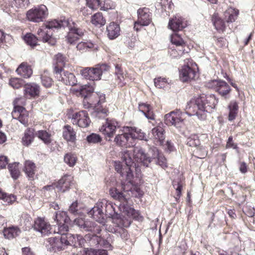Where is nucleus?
Returning a JSON list of instances; mask_svg holds the SVG:
<instances>
[{
  "mask_svg": "<svg viewBox=\"0 0 255 255\" xmlns=\"http://www.w3.org/2000/svg\"><path fill=\"white\" fill-rule=\"evenodd\" d=\"M122 186L123 191L120 192L117 188H114L110 190V194L113 198L121 202L117 206L120 211L124 214V215H123V218L121 220L122 224L125 227H128L131 224V219L141 222L143 220V217L138 211L128 205V201L131 196L130 194H132L131 188H127L126 186L123 183Z\"/></svg>",
  "mask_w": 255,
  "mask_h": 255,
  "instance_id": "f257e3e1",
  "label": "nucleus"
},
{
  "mask_svg": "<svg viewBox=\"0 0 255 255\" xmlns=\"http://www.w3.org/2000/svg\"><path fill=\"white\" fill-rule=\"evenodd\" d=\"M218 101L214 95L204 94L191 99L185 108L186 114L189 116H196L200 120H204L207 113L214 109Z\"/></svg>",
  "mask_w": 255,
  "mask_h": 255,
  "instance_id": "f03ea898",
  "label": "nucleus"
},
{
  "mask_svg": "<svg viewBox=\"0 0 255 255\" xmlns=\"http://www.w3.org/2000/svg\"><path fill=\"white\" fill-rule=\"evenodd\" d=\"M149 153L152 154L151 157L147 156L141 147H135L133 151L134 159L136 162L145 167H147L152 161H154L162 168L167 167L166 159L158 149L156 147L151 148Z\"/></svg>",
  "mask_w": 255,
  "mask_h": 255,
  "instance_id": "7ed1b4c3",
  "label": "nucleus"
},
{
  "mask_svg": "<svg viewBox=\"0 0 255 255\" xmlns=\"http://www.w3.org/2000/svg\"><path fill=\"white\" fill-rule=\"evenodd\" d=\"M124 132L118 134L114 138L116 144L122 147H130L133 145L134 139L147 140L146 134L141 129L135 127H125Z\"/></svg>",
  "mask_w": 255,
  "mask_h": 255,
  "instance_id": "20e7f679",
  "label": "nucleus"
},
{
  "mask_svg": "<svg viewBox=\"0 0 255 255\" xmlns=\"http://www.w3.org/2000/svg\"><path fill=\"white\" fill-rule=\"evenodd\" d=\"M61 241L57 240L55 248L53 250L54 251H61L65 249L68 246H73L74 247L72 252L73 255L74 253L76 254L78 253V249L82 248L86 242V239L80 235H72L69 234L67 235H63L61 237Z\"/></svg>",
  "mask_w": 255,
  "mask_h": 255,
  "instance_id": "39448f33",
  "label": "nucleus"
},
{
  "mask_svg": "<svg viewBox=\"0 0 255 255\" xmlns=\"http://www.w3.org/2000/svg\"><path fill=\"white\" fill-rule=\"evenodd\" d=\"M122 163L115 162V170L120 173L122 177H125L128 183L130 184L133 176L131 169L132 167L133 168V162L128 151H124L122 153Z\"/></svg>",
  "mask_w": 255,
  "mask_h": 255,
  "instance_id": "423d86ee",
  "label": "nucleus"
},
{
  "mask_svg": "<svg viewBox=\"0 0 255 255\" xmlns=\"http://www.w3.org/2000/svg\"><path fill=\"white\" fill-rule=\"evenodd\" d=\"M23 97L16 98L13 101L14 108L11 112V116L14 119L18 120L21 124L27 126L28 122V113L23 107L25 105L26 99Z\"/></svg>",
  "mask_w": 255,
  "mask_h": 255,
  "instance_id": "0eeeda50",
  "label": "nucleus"
},
{
  "mask_svg": "<svg viewBox=\"0 0 255 255\" xmlns=\"http://www.w3.org/2000/svg\"><path fill=\"white\" fill-rule=\"evenodd\" d=\"M48 15V9L43 4L31 8L26 12L27 19L33 22L43 21L47 17Z\"/></svg>",
  "mask_w": 255,
  "mask_h": 255,
  "instance_id": "6e6552de",
  "label": "nucleus"
},
{
  "mask_svg": "<svg viewBox=\"0 0 255 255\" xmlns=\"http://www.w3.org/2000/svg\"><path fill=\"white\" fill-rule=\"evenodd\" d=\"M68 22L67 26L69 28V32L65 36V40L70 44H75L76 42L85 34L86 31L84 29L77 27L74 22Z\"/></svg>",
  "mask_w": 255,
  "mask_h": 255,
  "instance_id": "1a4fd4ad",
  "label": "nucleus"
},
{
  "mask_svg": "<svg viewBox=\"0 0 255 255\" xmlns=\"http://www.w3.org/2000/svg\"><path fill=\"white\" fill-rule=\"evenodd\" d=\"M74 223L82 231L93 232L94 234H99L101 227L95 223L83 218H78L74 220Z\"/></svg>",
  "mask_w": 255,
  "mask_h": 255,
  "instance_id": "9d476101",
  "label": "nucleus"
},
{
  "mask_svg": "<svg viewBox=\"0 0 255 255\" xmlns=\"http://www.w3.org/2000/svg\"><path fill=\"white\" fill-rule=\"evenodd\" d=\"M184 119L185 113L178 110L172 111L164 116L165 123L166 125L174 126L177 128L182 127Z\"/></svg>",
  "mask_w": 255,
  "mask_h": 255,
  "instance_id": "9b49d317",
  "label": "nucleus"
},
{
  "mask_svg": "<svg viewBox=\"0 0 255 255\" xmlns=\"http://www.w3.org/2000/svg\"><path fill=\"white\" fill-rule=\"evenodd\" d=\"M69 230V226L68 223H61L60 225H58L57 231L54 230V233H57V236L54 237H50L47 239L48 244L46 245L47 248L50 250L53 251L56 247L55 243H57V240L61 241V238L63 235H67V232Z\"/></svg>",
  "mask_w": 255,
  "mask_h": 255,
  "instance_id": "f8f14e48",
  "label": "nucleus"
},
{
  "mask_svg": "<svg viewBox=\"0 0 255 255\" xmlns=\"http://www.w3.org/2000/svg\"><path fill=\"white\" fill-rule=\"evenodd\" d=\"M198 65H184L179 71V78L183 82L194 79L198 71Z\"/></svg>",
  "mask_w": 255,
  "mask_h": 255,
  "instance_id": "ddd939ff",
  "label": "nucleus"
},
{
  "mask_svg": "<svg viewBox=\"0 0 255 255\" xmlns=\"http://www.w3.org/2000/svg\"><path fill=\"white\" fill-rule=\"evenodd\" d=\"M138 19L134 22V28L138 31L139 30L138 26L148 25L151 22V14L148 8L144 7L137 10Z\"/></svg>",
  "mask_w": 255,
  "mask_h": 255,
  "instance_id": "4468645a",
  "label": "nucleus"
},
{
  "mask_svg": "<svg viewBox=\"0 0 255 255\" xmlns=\"http://www.w3.org/2000/svg\"><path fill=\"white\" fill-rule=\"evenodd\" d=\"M206 86L209 88L214 89L222 96L229 94L231 90L229 85L221 80H211L206 84Z\"/></svg>",
  "mask_w": 255,
  "mask_h": 255,
  "instance_id": "2eb2a0df",
  "label": "nucleus"
},
{
  "mask_svg": "<svg viewBox=\"0 0 255 255\" xmlns=\"http://www.w3.org/2000/svg\"><path fill=\"white\" fill-rule=\"evenodd\" d=\"M72 123L81 128L88 127L91 123L88 114L86 111H81L72 115Z\"/></svg>",
  "mask_w": 255,
  "mask_h": 255,
  "instance_id": "dca6fc26",
  "label": "nucleus"
},
{
  "mask_svg": "<svg viewBox=\"0 0 255 255\" xmlns=\"http://www.w3.org/2000/svg\"><path fill=\"white\" fill-rule=\"evenodd\" d=\"M117 127L118 123L115 120L107 119L99 128V130L106 136L111 138L115 133Z\"/></svg>",
  "mask_w": 255,
  "mask_h": 255,
  "instance_id": "f3484780",
  "label": "nucleus"
},
{
  "mask_svg": "<svg viewBox=\"0 0 255 255\" xmlns=\"http://www.w3.org/2000/svg\"><path fill=\"white\" fill-rule=\"evenodd\" d=\"M54 72L57 75H60L61 80L66 85L70 86L75 85L77 81L74 75L68 71H65L62 67L59 65H56L54 68Z\"/></svg>",
  "mask_w": 255,
  "mask_h": 255,
  "instance_id": "a211bd4d",
  "label": "nucleus"
},
{
  "mask_svg": "<svg viewBox=\"0 0 255 255\" xmlns=\"http://www.w3.org/2000/svg\"><path fill=\"white\" fill-rule=\"evenodd\" d=\"M37 34L38 38L44 42H47L51 45H54L56 43V39L52 36L51 31L44 24L38 28Z\"/></svg>",
  "mask_w": 255,
  "mask_h": 255,
  "instance_id": "6ab92c4d",
  "label": "nucleus"
},
{
  "mask_svg": "<svg viewBox=\"0 0 255 255\" xmlns=\"http://www.w3.org/2000/svg\"><path fill=\"white\" fill-rule=\"evenodd\" d=\"M101 201H98L95 206L88 213L89 216L100 223H105V214Z\"/></svg>",
  "mask_w": 255,
  "mask_h": 255,
  "instance_id": "aec40b11",
  "label": "nucleus"
},
{
  "mask_svg": "<svg viewBox=\"0 0 255 255\" xmlns=\"http://www.w3.org/2000/svg\"><path fill=\"white\" fill-rule=\"evenodd\" d=\"M33 229L43 235H48L52 233L50 225L42 218H38L35 220Z\"/></svg>",
  "mask_w": 255,
  "mask_h": 255,
  "instance_id": "412c9836",
  "label": "nucleus"
},
{
  "mask_svg": "<svg viewBox=\"0 0 255 255\" xmlns=\"http://www.w3.org/2000/svg\"><path fill=\"white\" fill-rule=\"evenodd\" d=\"M40 93V87L34 83L24 84L23 95L27 99H31L38 96Z\"/></svg>",
  "mask_w": 255,
  "mask_h": 255,
  "instance_id": "4be33fe9",
  "label": "nucleus"
},
{
  "mask_svg": "<svg viewBox=\"0 0 255 255\" xmlns=\"http://www.w3.org/2000/svg\"><path fill=\"white\" fill-rule=\"evenodd\" d=\"M102 71L101 68L87 67L81 71L82 75L90 80H98L100 79Z\"/></svg>",
  "mask_w": 255,
  "mask_h": 255,
  "instance_id": "5701e85b",
  "label": "nucleus"
},
{
  "mask_svg": "<svg viewBox=\"0 0 255 255\" xmlns=\"http://www.w3.org/2000/svg\"><path fill=\"white\" fill-rule=\"evenodd\" d=\"M73 177L70 175H65L55 184L58 191L64 192L74 184Z\"/></svg>",
  "mask_w": 255,
  "mask_h": 255,
  "instance_id": "b1692460",
  "label": "nucleus"
},
{
  "mask_svg": "<svg viewBox=\"0 0 255 255\" xmlns=\"http://www.w3.org/2000/svg\"><path fill=\"white\" fill-rule=\"evenodd\" d=\"M103 210H105V217L107 216L109 218L119 219L120 215L115 211L114 205L111 202L106 199H103L101 201ZM116 206V204H115Z\"/></svg>",
  "mask_w": 255,
  "mask_h": 255,
  "instance_id": "393cba45",
  "label": "nucleus"
},
{
  "mask_svg": "<svg viewBox=\"0 0 255 255\" xmlns=\"http://www.w3.org/2000/svg\"><path fill=\"white\" fill-rule=\"evenodd\" d=\"M186 26V21L178 16H175L170 20L168 23V27L174 31L181 30Z\"/></svg>",
  "mask_w": 255,
  "mask_h": 255,
  "instance_id": "a878e982",
  "label": "nucleus"
},
{
  "mask_svg": "<svg viewBox=\"0 0 255 255\" xmlns=\"http://www.w3.org/2000/svg\"><path fill=\"white\" fill-rule=\"evenodd\" d=\"M165 131L163 128L158 126L153 128L151 131V137L156 142V144L162 145L165 139Z\"/></svg>",
  "mask_w": 255,
  "mask_h": 255,
  "instance_id": "bb28decb",
  "label": "nucleus"
},
{
  "mask_svg": "<svg viewBox=\"0 0 255 255\" xmlns=\"http://www.w3.org/2000/svg\"><path fill=\"white\" fill-rule=\"evenodd\" d=\"M78 253H74L73 255H108L107 251L105 250H96L90 249H78Z\"/></svg>",
  "mask_w": 255,
  "mask_h": 255,
  "instance_id": "cd10ccee",
  "label": "nucleus"
},
{
  "mask_svg": "<svg viewBox=\"0 0 255 255\" xmlns=\"http://www.w3.org/2000/svg\"><path fill=\"white\" fill-rule=\"evenodd\" d=\"M120 27L115 22L110 23L107 27V32L108 37L110 39H114L120 34Z\"/></svg>",
  "mask_w": 255,
  "mask_h": 255,
  "instance_id": "c85d7f7f",
  "label": "nucleus"
},
{
  "mask_svg": "<svg viewBox=\"0 0 255 255\" xmlns=\"http://www.w3.org/2000/svg\"><path fill=\"white\" fill-rule=\"evenodd\" d=\"M87 239H89L91 244L100 245L106 249H111V244L106 240H104L100 237L96 235L88 234L85 236Z\"/></svg>",
  "mask_w": 255,
  "mask_h": 255,
  "instance_id": "c756f323",
  "label": "nucleus"
},
{
  "mask_svg": "<svg viewBox=\"0 0 255 255\" xmlns=\"http://www.w3.org/2000/svg\"><path fill=\"white\" fill-rule=\"evenodd\" d=\"M63 137L67 141L74 142L76 140V132L69 125H65L63 128Z\"/></svg>",
  "mask_w": 255,
  "mask_h": 255,
  "instance_id": "7c9ffc66",
  "label": "nucleus"
},
{
  "mask_svg": "<svg viewBox=\"0 0 255 255\" xmlns=\"http://www.w3.org/2000/svg\"><path fill=\"white\" fill-rule=\"evenodd\" d=\"M139 110L141 112L146 118L149 120H154L155 115L153 113L152 107L147 103H139Z\"/></svg>",
  "mask_w": 255,
  "mask_h": 255,
  "instance_id": "2f4dec72",
  "label": "nucleus"
},
{
  "mask_svg": "<svg viewBox=\"0 0 255 255\" xmlns=\"http://www.w3.org/2000/svg\"><path fill=\"white\" fill-rule=\"evenodd\" d=\"M36 165L30 160H26L24 163L23 171L30 179H33L36 171Z\"/></svg>",
  "mask_w": 255,
  "mask_h": 255,
  "instance_id": "473e14b6",
  "label": "nucleus"
},
{
  "mask_svg": "<svg viewBox=\"0 0 255 255\" xmlns=\"http://www.w3.org/2000/svg\"><path fill=\"white\" fill-rule=\"evenodd\" d=\"M70 20H57L54 19L51 21H47L44 23V25L47 27V28L51 31V29L53 28L58 29L62 27H64L65 25H67L68 22Z\"/></svg>",
  "mask_w": 255,
  "mask_h": 255,
  "instance_id": "72a5a7b5",
  "label": "nucleus"
},
{
  "mask_svg": "<svg viewBox=\"0 0 255 255\" xmlns=\"http://www.w3.org/2000/svg\"><path fill=\"white\" fill-rule=\"evenodd\" d=\"M229 110L228 120L231 122L234 121L237 117L239 111L238 103L235 101H231L228 106Z\"/></svg>",
  "mask_w": 255,
  "mask_h": 255,
  "instance_id": "f704fd0d",
  "label": "nucleus"
},
{
  "mask_svg": "<svg viewBox=\"0 0 255 255\" xmlns=\"http://www.w3.org/2000/svg\"><path fill=\"white\" fill-rule=\"evenodd\" d=\"M17 74L24 78H29L32 74L33 71L29 65H19L16 69Z\"/></svg>",
  "mask_w": 255,
  "mask_h": 255,
  "instance_id": "c9c22d12",
  "label": "nucleus"
},
{
  "mask_svg": "<svg viewBox=\"0 0 255 255\" xmlns=\"http://www.w3.org/2000/svg\"><path fill=\"white\" fill-rule=\"evenodd\" d=\"M34 138V129L33 128H27L22 138V142L24 145L28 146L33 141Z\"/></svg>",
  "mask_w": 255,
  "mask_h": 255,
  "instance_id": "e433bc0d",
  "label": "nucleus"
},
{
  "mask_svg": "<svg viewBox=\"0 0 255 255\" xmlns=\"http://www.w3.org/2000/svg\"><path fill=\"white\" fill-rule=\"evenodd\" d=\"M35 135L46 145L50 144L52 141L51 134L46 130H38L35 133Z\"/></svg>",
  "mask_w": 255,
  "mask_h": 255,
  "instance_id": "4c0bfd02",
  "label": "nucleus"
},
{
  "mask_svg": "<svg viewBox=\"0 0 255 255\" xmlns=\"http://www.w3.org/2000/svg\"><path fill=\"white\" fill-rule=\"evenodd\" d=\"M20 230L15 227H11L4 229L3 234L4 237L8 239H13L19 235Z\"/></svg>",
  "mask_w": 255,
  "mask_h": 255,
  "instance_id": "58836bf2",
  "label": "nucleus"
},
{
  "mask_svg": "<svg viewBox=\"0 0 255 255\" xmlns=\"http://www.w3.org/2000/svg\"><path fill=\"white\" fill-rule=\"evenodd\" d=\"M106 19L101 12H97L91 16V22L97 27H100L106 23Z\"/></svg>",
  "mask_w": 255,
  "mask_h": 255,
  "instance_id": "ea45409f",
  "label": "nucleus"
},
{
  "mask_svg": "<svg viewBox=\"0 0 255 255\" xmlns=\"http://www.w3.org/2000/svg\"><path fill=\"white\" fill-rule=\"evenodd\" d=\"M238 14V10L230 7L225 11L224 15L227 22H232L237 19Z\"/></svg>",
  "mask_w": 255,
  "mask_h": 255,
  "instance_id": "a19ab883",
  "label": "nucleus"
},
{
  "mask_svg": "<svg viewBox=\"0 0 255 255\" xmlns=\"http://www.w3.org/2000/svg\"><path fill=\"white\" fill-rule=\"evenodd\" d=\"M91 104L96 106L105 102V95L101 92H96L91 96Z\"/></svg>",
  "mask_w": 255,
  "mask_h": 255,
  "instance_id": "79ce46f5",
  "label": "nucleus"
},
{
  "mask_svg": "<svg viewBox=\"0 0 255 255\" xmlns=\"http://www.w3.org/2000/svg\"><path fill=\"white\" fill-rule=\"evenodd\" d=\"M96 45L89 41H81L76 46L78 50L81 52H85L88 49H97Z\"/></svg>",
  "mask_w": 255,
  "mask_h": 255,
  "instance_id": "37998d69",
  "label": "nucleus"
},
{
  "mask_svg": "<svg viewBox=\"0 0 255 255\" xmlns=\"http://www.w3.org/2000/svg\"><path fill=\"white\" fill-rule=\"evenodd\" d=\"M53 219L56 221L57 225H60L63 223H68L69 221V218L68 217L66 212L63 211L56 212Z\"/></svg>",
  "mask_w": 255,
  "mask_h": 255,
  "instance_id": "c03bdc74",
  "label": "nucleus"
},
{
  "mask_svg": "<svg viewBox=\"0 0 255 255\" xmlns=\"http://www.w3.org/2000/svg\"><path fill=\"white\" fill-rule=\"evenodd\" d=\"M212 21L215 28L218 31H223L225 29V24L224 21L217 14H214L212 16Z\"/></svg>",
  "mask_w": 255,
  "mask_h": 255,
  "instance_id": "a18cd8bd",
  "label": "nucleus"
},
{
  "mask_svg": "<svg viewBox=\"0 0 255 255\" xmlns=\"http://www.w3.org/2000/svg\"><path fill=\"white\" fill-rule=\"evenodd\" d=\"M171 41L172 44L176 45V47L183 48L185 46V43L183 39L177 33H174L171 36Z\"/></svg>",
  "mask_w": 255,
  "mask_h": 255,
  "instance_id": "49530a36",
  "label": "nucleus"
},
{
  "mask_svg": "<svg viewBox=\"0 0 255 255\" xmlns=\"http://www.w3.org/2000/svg\"><path fill=\"white\" fill-rule=\"evenodd\" d=\"M18 165L19 163L14 162L9 164L8 166L12 178L15 180L17 179L20 175Z\"/></svg>",
  "mask_w": 255,
  "mask_h": 255,
  "instance_id": "de8ad7c7",
  "label": "nucleus"
},
{
  "mask_svg": "<svg viewBox=\"0 0 255 255\" xmlns=\"http://www.w3.org/2000/svg\"><path fill=\"white\" fill-rule=\"evenodd\" d=\"M23 39L28 45L33 47L37 44L38 39L35 35L28 33L24 36Z\"/></svg>",
  "mask_w": 255,
  "mask_h": 255,
  "instance_id": "09e8293b",
  "label": "nucleus"
},
{
  "mask_svg": "<svg viewBox=\"0 0 255 255\" xmlns=\"http://www.w3.org/2000/svg\"><path fill=\"white\" fill-rule=\"evenodd\" d=\"M77 160V157L74 154L67 153L64 158V162L69 166L73 167L75 165Z\"/></svg>",
  "mask_w": 255,
  "mask_h": 255,
  "instance_id": "8fccbe9b",
  "label": "nucleus"
},
{
  "mask_svg": "<svg viewBox=\"0 0 255 255\" xmlns=\"http://www.w3.org/2000/svg\"><path fill=\"white\" fill-rule=\"evenodd\" d=\"M9 84L14 89H19L24 85V81L20 78H12L9 80Z\"/></svg>",
  "mask_w": 255,
  "mask_h": 255,
  "instance_id": "3c124183",
  "label": "nucleus"
},
{
  "mask_svg": "<svg viewBox=\"0 0 255 255\" xmlns=\"http://www.w3.org/2000/svg\"><path fill=\"white\" fill-rule=\"evenodd\" d=\"M109 111L108 109L103 108H98L93 113V115L96 117L101 119L104 118L108 115Z\"/></svg>",
  "mask_w": 255,
  "mask_h": 255,
  "instance_id": "603ef678",
  "label": "nucleus"
},
{
  "mask_svg": "<svg viewBox=\"0 0 255 255\" xmlns=\"http://www.w3.org/2000/svg\"><path fill=\"white\" fill-rule=\"evenodd\" d=\"M184 49L183 48L176 47L171 49L169 51L170 56L172 58H178L184 52Z\"/></svg>",
  "mask_w": 255,
  "mask_h": 255,
  "instance_id": "864d4df0",
  "label": "nucleus"
},
{
  "mask_svg": "<svg viewBox=\"0 0 255 255\" xmlns=\"http://www.w3.org/2000/svg\"><path fill=\"white\" fill-rule=\"evenodd\" d=\"M41 78L42 84L44 87L49 88L52 85L53 81L52 78L46 74L42 75Z\"/></svg>",
  "mask_w": 255,
  "mask_h": 255,
  "instance_id": "5fc2aeb1",
  "label": "nucleus"
},
{
  "mask_svg": "<svg viewBox=\"0 0 255 255\" xmlns=\"http://www.w3.org/2000/svg\"><path fill=\"white\" fill-rule=\"evenodd\" d=\"M100 5V0H87V6L92 10L98 9Z\"/></svg>",
  "mask_w": 255,
  "mask_h": 255,
  "instance_id": "6e6d98bb",
  "label": "nucleus"
},
{
  "mask_svg": "<svg viewBox=\"0 0 255 255\" xmlns=\"http://www.w3.org/2000/svg\"><path fill=\"white\" fill-rule=\"evenodd\" d=\"M200 144V140L196 135H192L187 138V144L189 146L196 147Z\"/></svg>",
  "mask_w": 255,
  "mask_h": 255,
  "instance_id": "4d7b16f0",
  "label": "nucleus"
},
{
  "mask_svg": "<svg viewBox=\"0 0 255 255\" xmlns=\"http://www.w3.org/2000/svg\"><path fill=\"white\" fill-rule=\"evenodd\" d=\"M53 60L55 64H65L68 62L67 57L60 53H58L54 56Z\"/></svg>",
  "mask_w": 255,
  "mask_h": 255,
  "instance_id": "13d9d810",
  "label": "nucleus"
},
{
  "mask_svg": "<svg viewBox=\"0 0 255 255\" xmlns=\"http://www.w3.org/2000/svg\"><path fill=\"white\" fill-rule=\"evenodd\" d=\"M2 200L3 201L2 204L4 205L11 204L15 201L16 197L13 195H7L4 193Z\"/></svg>",
  "mask_w": 255,
  "mask_h": 255,
  "instance_id": "bf43d9fd",
  "label": "nucleus"
},
{
  "mask_svg": "<svg viewBox=\"0 0 255 255\" xmlns=\"http://www.w3.org/2000/svg\"><path fill=\"white\" fill-rule=\"evenodd\" d=\"M87 140L89 142L96 143L101 141V136L95 133H92L87 137Z\"/></svg>",
  "mask_w": 255,
  "mask_h": 255,
  "instance_id": "052dcab7",
  "label": "nucleus"
},
{
  "mask_svg": "<svg viewBox=\"0 0 255 255\" xmlns=\"http://www.w3.org/2000/svg\"><path fill=\"white\" fill-rule=\"evenodd\" d=\"M167 80L165 78L159 77L154 79V85L158 88H162L166 84Z\"/></svg>",
  "mask_w": 255,
  "mask_h": 255,
  "instance_id": "680f3d73",
  "label": "nucleus"
},
{
  "mask_svg": "<svg viewBox=\"0 0 255 255\" xmlns=\"http://www.w3.org/2000/svg\"><path fill=\"white\" fill-rule=\"evenodd\" d=\"M93 90L92 88L87 85H84V86H82L81 89L80 94L85 99L88 97L89 93L92 92Z\"/></svg>",
  "mask_w": 255,
  "mask_h": 255,
  "instance_id": "e2e57ef3",
  "label": "nucleus"
},
{
  "mask_svg": "<svg viewBox=\"0 0 255 255\" xmlns=\"http://www.w3.org/2000/svg\"><path fill=\"white\" fill-rule=\"evenodd\" d=\"M173 186L176 191L177 197L176 199H177V198H179L180 197L182 185L180 182L174 180L173 182Z\"/></svg>",
  "mask_w": 255,
  "mask_h": 255,
  "instance_id": "0e129e2a",
  "label": "nucleus"
},
{
  "mask_svg": "<svg viewBox=\"0 0 255 255\" xmlns=\"http://www.w3.org/2000/svg\"><path fill=\"white\" fill-rule=\"evenodd\" d=\"M8 158L6 156L1 155L0 156V168H5L6 166L8 164Z\"/></svg>",
  "mask_w": 255,
  "mask_h": 255,
  "instance_id": "69168bd1",
  "label": "nucleus"
},
{
  "mask_svg": "<svg viewBox=\"0 0 255 255\" xmlns=\"http://www.w3.org/2000/svg\"><path fill=\"white\" fill-rule=\"evenodd\" d=\"M17 6L20 7H24L27 5L29 3V0H14Z\"/></svg>",
  "mask_w": 255,
  "mask_h": 255,
  "instance_id": "338daca9",
  "label": "nucleus"
},
{
  "mask_svg": "<svg viewBox=\"0 0 255 255\" xmlns=\"http://www.w3.org/2000/svg\"><path fill=\"white\" fill-rule=\"evenodd\" d=\"M226 147L233 148V149H236L237 147V145L234 143L233 137L231 136L228 138L226 144Z\"/></svg>",
  "mask_w": 255,
  "mask_h": 255,
  "instance_id": "774afa93",
  "label": "nucleus"
}]
</instances>
